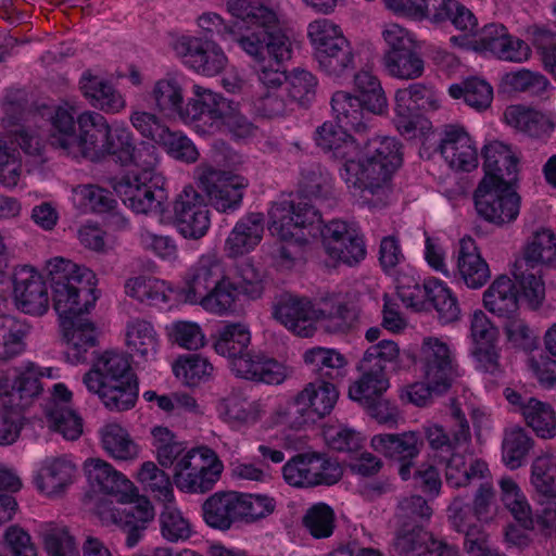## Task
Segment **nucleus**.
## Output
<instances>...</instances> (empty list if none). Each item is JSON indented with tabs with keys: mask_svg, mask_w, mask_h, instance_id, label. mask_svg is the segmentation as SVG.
Masks as SVG:
<instances>
[{
	"mask_svg": "<svg viewBox=\"0 0 556 556\" xmlns=\"http://www.w3.org/2000/svg\"><path fill=\"white\" fill-rule=\"evenodd\" d=\"M84 471L89 482L102 493L115 497L121 504H134L124 509L112 503H103L98 507L102 523L116 526L126 534V546L134 548L154 520L155 510L151 501L139 493L131 480L104 459L87 458L84 463Z\"/></svg>",
	"mask_w": 556,
	"mask_h": 556,
	"instance_id": "f257e3e1",
	"label": "nucleus"
},
{
	"mask_svg": "<svg viewBox=\"0 0 556 556\" xmlns=\"http://www.w3.org/2000/svg\"><path fill=\"white\" fill-rule=\"evenodd\" d=\"M306 38L319 70L340 78L355 67V51L342 27L334 21L317 17L306 26Z\"/></svg>",
	"mask_w": 556,
	"mask_h": 556,
	"instance_id": "6e6552de",
	"label": "nucleus"
},
{
	"mask_svg": "<svg viewBox=\"0 0 556 556\" xmlns=\"http://www.w3.org/2000/svg\"><path fill=\"white\" fill-rule=\"evenodd\" d=\"M4 117L2 119L5 127H15L10 129V135L21 149L29 155H40L43 148L41 137L31 129L30 125H18L15 119L23 117L25 109V92L16 90L8 92L2 101Z\"/></svg>",
	"mask_w": 556,
	"mask_h": 556,
	"instance_id": "c756f323",
	"label": "nucleus"
},
{
	"mask_svg": "<svg viewBox=\"0 0 556 556\" xmlns=\"http://www.w3.org/2000/svg\"><path fill=\"white\" fill-rule=\"evenodd\" d=\"M194 179L217 212L232 213L240 208L248 187L244 177L200 164L194 169Z\"/></svg>",
	"mask_w": 556,
	"mask_h": 556,
	"instance_id": "dca6fc26",
	"label": "nucleus"
},
{
	"mask_svg": "<svg viewBox=\"0 0 556 556\" xmlns=\"http://www.w3.org/2000/svg\"><path fill=\"white\" fill-rule=\"evenodd\" d=\"M236 42L253 61L260 64L257 79L262 90H279L288 76L282 63L292 58L293 43L285 29L266 34H239Z\"/></svg>",
	"mask_w": 556,
	"mask_h": 556,
	"instance_id": "0eeeda50",
	"label": "nucleus"
},
{
	"mask_svg": "<svg viewBox=\"0 0 556 556\" xmlns=\"http://www.w3.org/2000/svg\"><path fill=\"white\" fill-rule=\"evenodd\" d=\"M173 215L178 232L186 239L198 240L211 228V211L205 197L188 185L173 201Z\"/></svg>",
	"mask_w": 556,
	"mask_h": 556,
	"instance_id": "4be33fe9",
	"label": "nucleus"
},
{
	"mask_svg": "<svg viewBox=\"0 0 556 556\" xmlns=\"http://www.w3.org/2000/svg\"><path fill=\"white\" fill-rule=\"evenodd\" d=\"M439 151L445 163L457 172H471L479 165L477 142L460 125H446Z\"/></svg>",
	"mask_w": 556,
	"mask_h": 556,
	"instance_id": "a878e982",
	"label": "nucleus"
},
{
	"mask_svg": "<svg viewBox=\"0 0 556 556\" xmlns=\"http://www.w3.org/2000/svg\"><path fill=\"white\" fill-rule=\"evenodd\" d=\"M483 304L490 313H514L518 309L514 281L506 275L494 279L483 293Z\"/></svg>",
	"mask_w": 556,
	"mask_h": 556,
	"instance_id": "680f3d73",
	"label": "nucleus"
},
{
	"mask_svg": "<svg viewBox=\"0 0 556 556\" xmlns=\"http://www.w3.org/2000/svg\"><path fill=\"white\" fill-rule=\"evenodd\" d=\"M58 324L61 340L66 345V359L72 365L85 363L88 351L99 344L108 329L104 323L89 315H59Z\"/></svg>",
	"mask_w": 556,
	"mask_h": 556,
	"instance_id": "aec40b11",
	"label": "nucleus"
},
{
	"mask_svg": "<svg viewBox=\"0 0 556 556\" xmlns=\"http://www.w3.org/2000/svg\"><path fill=\"white\" fill-rule=\"evenodd\" d=\"M30 330L26 320L14 315H0V361H7L24 350V338Z\"/></svg>",
	"mask_w": 556,
	"mask_h": 556,
	"instance_id": "052dcab7",
	"label": "nucleus"
},
{
	"mask_svg": "<svg viewBox=\"0 0 556 556\" xmlns=\"http://www.w3.org/2000/svg\"><path fill=\"white\" fill-rule=\"evenodd\" d=\"M513 185L481 180L473 194L478 214L498 226L516 220L520 212L521 198Z\"/></svg>",
	"mask_w": 556,
	"mask_h": 556,
	"instance_id": "6ab92c4d",
	"label": "nucleus"
},
{
	"mask_svg": "<svg viewBox=\"0 0 556 556\" xmlns=\"http://www.w3.org/2000/svg\"><path fill=\"white\" fill-rule=\"evenodd\" d=\"M448 94L453 99H463L464 102L476 111L488 109L493 100V88L485 79L469 77L460 84H453L448 88Z\"/></svg>",
	"mask_w": 556,
	"mask_h": 556,
	"instance_id": "e2e57ef3",
	"label": "nucleus"
},
{
	"mask_svg": "<svg viewBox=\"0 0 556 556\" xmlns=\"http://www.w3.org/2000/svg\"><path fill=\"white\" fill-rule=\"evenodd\" d=\"M187 77L179 71L167 72L155 79L148 92L156 115L180 122L186 104Z\"/></svg>",
	"mask_w": 556,
	"mask_h": 556,
	"instance_id": "393cba45",
	"label": "nucleus"
},
{
	"mask_svg": "<svg viewBox=\"0 0 556 556\" xmlns=\"http://www.w3.org/2000/svg\"><path fill=\"white\" fill-rule=\"evenodd\" d=\"M501 501L513 517L527 530L534 529L532 508L518 485L510 477H503L498 481Z\"/></svg>",
	"mask_w": 556,
	"mask_h": 556,
	"instance_id": "6e6d98bb",
	"label": "nucleus"
},
{
	"mask_svg": "<svg viewBox=\"0 0 556 556\" xmlns=\"http://www.w3.org/2000/svg\"><path fill=\"white\" fill-rule=\"evenodd\" d=\"M327 255L334 262L355 265L366 256V248L354 224L334 219L320 230Z\"/></svg>",
	"mask_w": 556,
	"mask_h": 556,
	"instance_id": "5701e85b",
	"label": "nucleus"
},
{
	"mask_svg": "<svg viewBox=\"0 0 556 556\" xmlns=\"http://www.w3.org/2000/svg\"><path fill=\"white\" fill-rule=\"evenodd\" d=\"M522 417L539 438L556 437V413L548 403L529 397L528 403L522 406Z\"/></svg>",
	"mask_w": 556,
	"mask_h": 556,
	"instance_id": "0e129e2a",
	"label": "nucleus"
},
{
	"mask_svg": "<svg viewBox=\"0 0 556 556\" xmlns=\"http://www.w3.org/2000/svg\"><path fill=\"white\" fill-rule=\"evenodd\" d=\"M250 343L249 327L242 323H229L217 330L213 349L229 361L237 377L247 380L278 386L292 375V369L285 363L262 352L248 351Z\"/></svg>",
	"mask_w": 556,
	"mask_h": 556,
	"instance_id": "20e7f679",
	"label": "nucleus"
},
{
	"mask_svg": "<svg viewBox=\"0 0 556 556\" xmlns=\"http://www.w3.org/2000/svg\"><path fill=\"white\" fill-rule=\"evenodd\" d=\"M456 267L465 285L471 289L481 288L491 277L488 263L470 237L459 240Z\"/></svg>",
	"mask_w": 556,
	"mask_h": 556,
	"instance_id": "58836bf2",
	"label": "nucleus"
},
{
	"mask_svg": "<svg viewBox=\"0 0 556 556\" xmlns=\"http://www.w3.org/2000/svg\"><path fill=\"white\" fill-rule=\"evenodd\" d=\"M229 108V99L222 93L193 84L186 100L180 123L201 136L216 135L223 112Z\"/></svg>",
	"mask_w": 556,
	"mask_h": 556,
	"instance_id": "a211bd4d",
	"label": "nucleus"
},
{
	"mask_svg": "<svg viewBox=\"0 0 556 556\" xmlns=\"http://www.w3.org/2000/svg\"><path fill=\"white\" fill-rule=\"evenodd\" d=\"M88 391L97 394L105 407L117 412L134 407L138 397V387L131 377L118 382L101 384L99 390Z\"/></svg>",
	"mask_w": 556,
	"mask_h": 556,
	"instance_id": "bf43d9fd",
	"label": "nucleus"
},
{
	"mask_svg": "<svg viewBox=\"0 0 556 556\" xmlns=\"http://www.w3.org/2000/svg\"><path fill=\"white\" fill-rule=\"evenodd\" d=\"M420 114L415 100L414 84L397 89L394 94V125L402 135L410 136L419 124Z\"/></svg>",
	"mask_w": 556,
	"mask_h": 556,
	"instance_id": "69168bd1",
	"label": "nucleus"
},
{
	"mask_svg": "<svg viewBox=\"0 0 556 556\" xmlns=\"http://www.w3.org/2000/svg\"><path fill=\"white\" fill-rule=\"evenodd\" d=\"M339 397L333 382L314 380L308 382L292 400L279 404L276 421L290 427H300L329 415Z\"/></svg>",
	"mask_w": 556,
	"mask_h": 556,
	"instance_id": "9b49d317",
	"label": "nucleus"
},
{
	"mask_svg": "<svg viewBox=\"0 0 556 556\" xmlns=\"http://www.w3.org/2000/svg\"><path fill=\"white\" fill-rule=\"evenodd\" d=\"M523 260L531 267L556 266V235L552 229L540 228L528 239Z\"/></svg>",
	"mask_w": 556,
	"mask_h": 556,
	"instance_id": "5fc2aeb1",
	"label": "nucleus"
},
{
	"mask_svg": "<svg viewBox=\"0 0 556 556\" xmlns=\"http://www.w3.org/2000/svg\"><path fill=\"white\" fill-rule=\"evenodd\" d=\"M130 377L127 357L122 352L106 350L94 358L92 367L84 375L83 382L87 390H99L101 384L118 382Z\"/></svg>",
	"mask_w": 556,
	"mask_h": 556,
	"instance_id": "c9c22d12",
	"label": "nucleus"
},
{
	"mask_svg": "<svg viewBox=\"0 0 556 556\" xmlns=\"http://www.w3.org/2000/svg\"><path fill=\"white\" fill-rule=\"evenodd\" d=\"M237 492H217L202 505L205 523L214 529L226 531L239 521Z\"/></svg>",
	"mask_w": 556,
	"mask_h": 556,
	"instance_id": "09e8293b",
	"label": "nucleus"
},
{
	"mask_svg": "<svg viewBox=\"0 0 556 556\" xmlns=\"http://www.w3.org/2000/svg\"><path fill=\"white\" fill-rule=\"evenodd\" d=\"M52 147L74 159L99 161L111 125L100 113L78 112L74 102L64 101L47 111Z\"/></svg>",
	"mask_w": 556,
	"mask_h": 556,
	"instance_id": "7ed1b4c3",
	"label": "nucleus"
},
{
	"mask_svg": "<svg viewBox=\"0 0 556 556\" xmlns=\"http://www.w3.org/2000/svg\"><path fill=\"white\" fill-rule=\"evenodd\" d=\"M76 472L77 467L70 456H49L35 472L34 484L41 494L58 497L73 484Z\"/></svg>",
	"mask_w": 556,
	"mask_h": 556,
	"instance_id": "cd10ccee",
	"label": "nucleus"
},
{
	"mask_svg": "<svg viewBox=\"0 0 556 556\" xmlns=\"http://www.w3.org/2000/svg\"><path fill=\"white\" fill-rule=\"evenodd\" d=\"M172 48L188 68L204 77L217 76L229 62L216 42L194 36L184 35L175 38Z\"/></svg>",
	"mask_w": 556,
	"mask_h": 556,
	"instance_id": "412c9836",
	"label": "nucleus"
},
{
	"mask_svg": "<svg viewBox=\"0 0 556 556\" xmlns=\"http://www.w3.org/2000/svg\"><path fill=\"white\" fill-rule=\"evenodd\" d=\"M370 446L386 457L399 462L414 460L421 452L424 441L418 432L407 431L400 434H376Z\"/></svg>",
	"mask_w": 556,
	"mask_h": 556,
	"instance_id": "a19ab883",
	"label": "nucleus"
},
{
	"mask_svg": "<svg viewBox=\"0 0 556 556\" xmlns=\"http://www.w3.org/2000/svg\"><path fill=\"white\" fill-rule=\"evenodd\" d=\"M264 219L260 213L242 217L233 227L225 242L229 256L236 257L253 250L262 240Z\"/></svg>",
	"mask_w": 556,
	"mask_h": 556,
	"instance_id": "37998d69",
	"label": "nucleus"
},
{
	"mask_svg": "<svg viewBox=\"0 0 556 556\" xmlns=\"http://www.w3.org/2000/svg\"><path fill=\"white\" fill-rule=\"evenodd\" d=\"M484 177L489 182L515 184L518 157L511 148L501 141H491L482 150Z\"/></svg>",
	"mask_w": 556,
	"mask_h": 556,
	"instance_id": "473e14b6",
	"label": "nucleus"
},
{
	"mask_svg": "<svg viewBox=\"0 0 556 556\" xmlns=\"http://www.w3.org/2000/svg\"><path fill=\"white\" fill-rule=\"evenodd\" d=\"M417 364L424 380L434 383V388L451 387L457 376L454 356L450 346L439 338L424 339Z\"/></svg>",
	"mask_w": 556,
	"mask_h": 556,
	"instance_id": "b1692460",
	"label": "nucleus"
},
{
	"mask_svg": "<svg viewBox=\"0 0 556 556\" xmlns=\"http://www.w3.org/2000/svg\"><path fill=\"white\" fill-rule=\"evenodd\" d=\"M348 129L338 123L325 122L316 130V143L343 163L350 157L359 156L361 146L346 134Z\"/></svg>",
	"mask_w": 556,
	"mask_h": 556,
	"instance_id": "de8ad7c7",
	"label": "nucleus"
},
{
	"mask_svg": "<svg viewBox=\"0 0 556 556\" xmlns=\"http://www.w3.org/2000/svg\"><path fill=\"white\" fill-rule=\"evenodd\" d=\"M381 64L389 76L402 80L419 78L425 71V62L417 49L383 53Z\"/></svg>",
	"mask_w": 556,
	"mask_h": 556,
	"instance_id": "4d7b16f0",
	"label": "nucleus"
},
{
	"mask_svg": "<svg viewBox=\"0 0 556 556\" xmlns=\"http://www.w3.org/2000/svg\"><path fill=\"white\" fill-rule=\"evenodd\" d=\"M267 224L271 236L300 248L320 230L321 218L307 202L283 199L271 204Z\"/></svg>",
	"mask_w": 556,
	"mask_h": 556,
	"instance_id": "1a4fd4ad",
	"label": "nucleus"
},
{
	"mask_svg": "<svg viewBox=\"0 0 556 556\" xmlns=\"http://www.w3.org/2000/svg\"><path fill=\"white\" fill-rule=\"evenodd\" d=\"M359 370L362 371V376L350 386L349 397L364 405L365 403H371V401L381 397L389 389L390 383L386 371L382 369L359 367Z\"/></svg>",
	"mask_w": 556,
	"mask_h": 556,
	"instance_id": "13d9d810",
	"label": "nucleus"
},
{
	"mask_svg": "<svg viewBox=\"0 0 556 556\" xmlns=\"http://www.w3.org/2000/svg\"><path fill=\"white\" fill-rule=\"evenodd\" d=\"M331 108L338 124L356 132L366 130L369 118L361 98L346 91H338L332 96Z\"/></svg>",
	"mask_w": 556,
	"mask_h": 556,
	"instance_id": "864d4df0",
	"label": "nucleus"
},
{
	"mask_svg": "<svg viewBox=\"0 0 556 556\" xmlns=\"http://www.w3.org/2000/svg\"><path fill=\"white\" fill-rule=\"evenodd\" d=\"M126 294L141 303H175V288L165 280L151 276H136L127 279Z\"/></svg>",
	"mask_w": 556,
	"mask_h": 556,
	"instance_id": "8fccbe9b",
	"label": "nucleus"
},
{
	"mask_svg": "<svg viewBox=\"0 0 556 556\" xmlns=\"http://www.w3.org/2000/svg\"><path fill=\"white\" fill-rule=\"evenodd\" d=\"M72 392L63 384L56 383L52 399L46 408L49 427L66 440H77L83 433V420L68 403Z\"/></svg>",
	"mask_w": 556,
	"mask_h": 556,
	"instance_id": "2f4dec72",
	"label": "nucleus"
},
{
	"mask_svg": "<svg viewBox=\"0 0 556 556\" xmlns=\"http://www.w3.org/2000/svg\"><path fill=\"white\" fill-rule=\"evenodd\" d=\"M129 122L142 138L161 147L170 157L185 163L198 161L200 153L191 139L184 131L172 129L155 113L134 106Z\"/></svg>",
	"mask_w": 556,
	"mask_h": 556,
	"instance_id": "ddd939ff",
	"label": "nucleus"
},
{
	"mask_svg": "<svg viewBox=\"0 0 556 556\" xmlns=\"http://www.w3.org/2000/svg\"><path fill=\"white\" fill-rule=\"evenodd\" d=\"M228 12L245 22L249 27L243 34L275 33L276 29H283L285 15L277 7H269L262 2H250L249 0H228Z\"/></svg>",
	"mask_w": 556,
	"mask_h": 556,
	"instance_id": "7c9ffc66",
	"label": "nucleus"
},
{
	"mask_svg": "<svg viewBox=\"0 0 556 556\" xmlns=\"http://www.w3.org/2000/svg\"><path fill=\"white\" fill-rule=\"evenodd\" d=\"M488 464L466 450H453L445 465V481L452 488H465L475 481L490 479Z\"/></svg>",
	"mask_w": 556,
	"mask_h": 556,
	"instance_id": "72a5a7b5",
	"label": "nucleus"
},
{
	"mask_svg": "<svg viewBox=\"0 0 556 556\" xmlns=\"http://www.w3.org/2000/svg\"><path fill=\"white\" fill-rule=\"evenodd\" d=\"M80 89L90 104L108 114H117L126 108L125 97L104 77L84 73Z\"/></svg>",
	"mask_w": 556,
	"mask_h": 556,
	"instance_id": "4c0bfd02",
	"label": "nucleus"
},
{
	"mask_svg": "<svg viewBox=\"0 0 556 556\" xmlns=\"http://www.w3.org/2000/svg\"><path fill=\"white\" fill-rule=\"evenodd\" d=\"M159 522L161 534L167 542L186 541L191 536V523L177 506L176 500L162 505Z\"/></svg>",
	"mask_w": 556,
	"mask_h": 556,
	"instance_id": "774afa93",
	"label": "nucleus"
},
{
	"mask_svg": "<svg viewBox=\"0 0 556 556\" xmlns=\"http://www.w3.org/2000/svg\"><path fill=\"white\" fill-rule=\"evenodd\" d=\"M173 372L176 378L189 387L199 386L213 378L214 366L200 354L179 356L173 364Z\"/></svg>",
	"mask_w": 556,
	"mask_h": 556,
	"instance_id": "338daca9",
	"label": "nucleus"
},
{
	"mask_svg": "<svg viewBox=\"0 0 556 556\" xmlns=\"http://www.w3.org/2000/svg\"><path fill=\"white\" fill-rule=\"evenodd\" d=\"M265 413L262 401H249L239 396H228L217 404L218 417L233 429L257 422Z\"/></svg>",
	"mask_w": 556,
	"mask_h": 556,
	"instance_id": "c03bdc74",
	"label": "nucleus"
},
{
	"mask_svg": "<svg viewBox=\"0 0 556 556\" xmlns=\"http://www.w3.org/2000/svg\"><path fill=\"white\" fill-rule=\"evenodd\" d=\"M136 479L143 491L149 493L156 503L163 505L176 500L173 478L154 462L142 463L136 473Z\"/></svg>",
	"mask_w": 556,
	"mask_h": 556,
	"instance_id": "603ef678",
	"label": "nucleus"
},
{
	"mask_svg": "<svg viewBox=\"0 0 556 556\" xmlns=\"http://www.w3.org/2000/svg\"><path fill=\"white\" fill-rule=\"evenodd\" d=\"M401 164L399 141L392 137H375L361 148L359 156L343 163L340 175L354 193L375 195L389 189L391 178Z\"/></svg>",
	"mask_w": 556,
	"mask_h": 556,
	"instance_id": "39448f33",
	"label": "nucleus"
},
{
	"mask_svg": "<svg viewBox=\"0 0 556 556\" xmlns=\"http://www.w3.org/2000/svg\"><path fill=\"white\" fill-rule=\"evenodd\" d=\"M448 511L454 529L465 534L464 548L468 556H500L497 549L490 544L488 533L471 522V517L462 507L460 500H454Z\"/></svg>",
	"mask_w": 556,
	"mask_h": 556,
	"instance_id": "f704fd0d",
	"label": "nucleus"
},
{
	"mask_svg": "<svg viewBox=\"0 0 556 556\" xmlns=\"http://www.w3.org/2000/svg\"><path fill=\"white\" fill-rule=\"evenodd\" d=\"M450 40L454 46L489 54L501 61L522 63L531 56L530 46L511 36L502 24L491 23L476 34L452 36Z\"/></svg>",
	"mask_w": 556,
	"mask_h": 556,
	"instance_id": "4468645a",
	"label": "nucleus"
},
{
	"mask_svg": "<svg viewBox=\"0 0 556 556\" xmlns=\"http://www.w3.org/2000/svg\"><path fill=\"white\" fill-rule=\"evenodd\" d=\"M45 273L51 288L55 313H88L98 296L94 273L68 258L54 256L46 262Z\"/></svg>",
	"mask_w": 556,
	"mask_h": 556,
	"instance_id": "423d86ee",
	"label": "nucleus"
},
{
	"mask_svg": "<svg viewBox=\"0 0 556 556\" xmlns=\"http://www.w3.org/2000/svg\"><path fill=\"white\" fill-rule=\"evenodd\" d=\"M342 475L338 460L317 452L296 454L282 466L286 483L299 489L333 485Z\"/></svg>",
	"mask_w": 556,
	"mask_h": 556,
	"instance_id": "2eb2a0df",
	"label": "nucleus"
},
{
	"mask_svg": "<svg viewBox=\"0 0 556 556\" xmlns=\"http://www.w3.org/2000/svg\"><path fill=\"white\" fill-rule=\"evenodd\" d=\"M13 298L22 313H45L48 307V293L42 275L28 265L20 266L13 276Z\"/></svg>",
	"mask_w": 556,
	"mask_h": 556,
	"instance_id": "bb28decb",
	"label": "nucleus"
},
{
	"mask_svg": "<svg viewBox=\"0 0 556 556\" xmlns=\"http://www.w3.org/2000/svg\"><path fill=\"white\" fill-rule=\"evenodd\" d=\"M223 462L208 446L190 448L173 469L175 486L186 494H205L219 480Z\"/></svg>",
	"mask_w": 556,
	"mask_h": 556,
	"instance_id": "f8f14e48",
	"label": "nucleus"
},
{
	"mask_svg": "<svg viewBox=\"0 0 556 556\" xmlns=\"http://www.w3.org/2000/svg\"><path fill=\"white\" fill-rule=\"evenodd\" d=\"M305 366L317 375L316 380L333 382L345 376L346 357L337 349L326 346H312L302 354Z\"/></svg>",
	"mask_w": 556,
	"mask_h": 556,
	"instance_id": "ea45409f",
	"label": "nucleus"
},
{
	"mask_svg": "<svg viewBox=\"0 0 556 556\" xmlns=\"http://www.w3.org/2000/svg\"><path fill=\"white\" fill-rule=\"evenodd\" d=\"M507 125L530 137H542L549 134L555 126L554 117L525 105H509L504 112Z\"/></svg>",
	"mask_w": 556,
	"mask_h": 556,
	"instance_id": "49530a36",
	"label": "nucleus"
},
{
	"mask_svg": "<svg viewBox=\"0 0 556 556\" xmlns=\"http://www.w3.org/2000/svg\"><path fill=\"white\" fill-rule=\"evenodd\" d=\"M125 344L134 357L149 362L156 357L160 339L154 327L147 320L135 318L125 328Z\"/></svg>",
	"mask_w": 556,
	"mask_h": 556,
	"instance_id": "a18cd8bd",
	"label": "nucleus"
},
{
	"mask_svg": "<svg viewBox=\"0 0 556 556\" xmlns=\"http://www.w3.org/2000/svg\"><path fill=\"white\" fill-rule=\"evenodd\" d=\"M393 546L400 556H459L456 546L433 539L421 527H396Z\"/></svg>",
	"mask_w": 556,
	"mask_h": 556,
	"instance_id": "c85d7f7f",
	"label": "nucleus"
},
{
	"mask_svg": "<svg viewBox=\"0 0 556 556\" xmlns=\"http://www.w3.org/2000/svg\"><path fill=\"white\" fill-rule=\"evenodd\" d=\"M451 416L454 421L452 437L438 424L428 422L424 425L425 438L433 451L452 452L466 447L470 443V428L464 413L460 408L453 406Z\"/></svg>",
	"mask_w": 556,
	"mask_h": 556,
	"instance_id": "e433bc0d",
	"label": "nucleus"
},
{
	"mask_svg": "<svg viewBox=\"0 0 556 556\" xmlns=\"http://www.w3.org/2000/svg\"><path fill=\"white\" fill-rule=\"evenodd\" d=\"M112 155L124 166L131 165L125 175H134L147 179L163 176L157 172L160 154L154 144L140 142L134 144V135L124 123L111 125L110 135L105 138L99 160Z\"/></svg>",
	"mask_w": 556,
	"mask_h": 556,
	"instance_id": "9d476101",
	"label": "nucleus"
},
{
	"mask_svg": "<svg viewBox=\"0 0 556 556\" xmlns=\"http://www.w3.org/2000/svg\"><path fill=\"white\" fill-rule=\"evenodd\" d=\"M100 442L105 453L115 460L130 462L139 456V446L128 431L116 422H109L99 430Z\"/></svg>",
	"mask_w": 556,
	"mask_h": 556,
	"instance_id": "3c124183",
	"label": "nucleus"
},
{
	"mask_svg": "<svg viewBox=\"0 0 556 556\" xmlns=\"http://www.w3.org/2000/svg\"><path fill=\"white\" fill-rule=\"evenodd\" d=\"M164 176L147 179L123 175L113 184L123 203L136 214L164 216L168 194L164 188Z\"/></svg>",
	"mask_w": 556,
	"mask_h": 556,
	"instance_id": "f3484780",
	"label": "nucleus"
},
{
	"mask_svg": "<svg viewBox=\"0 0 556 556\" xmlns=\"http://www.w3.org/2000/svg\"><path fill=\"white\" fill-rule=\"evenodd\" d=\"M241 281L236 285L224 276L223 266L212 255H203L188 270L186 289H175V303L199 304L211 313H227L235 308L241 295L257 299L263 292L261 274L251 264L240 268Z\"/></svg>",
	"mask_w": 556,
	"mask_h": 556,
	"instance_id": "f03ea898",
	"label": "nucleus"
},
{
	"mask_svg": "<svg viewBox=\"0 0 556 556\" xmlns=\"http://www.w3.org/2000/svg\"><path fill=\"white\" fill-rule=\"evenodd\" d=\"M53 369L40 368L35 363L27 362L21 364L18 367H15L12 371V383L9 386V394L7 396L10 397L9 404L11 407L20 406L18 403H15V399L18 400H30L37 395L42 390L40 379L42 377H52Z\"/></svg>",
	"mask_w": 556,
	"mask_h": 556,
	"instance_id": "79ce46f5",
	"label": "nucleus"
}]
</instances>
